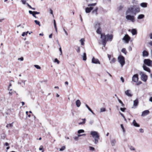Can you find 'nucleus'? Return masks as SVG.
<instances>
[{
    "label": "nucleus",
    "instance_id": "obj_1",
    "mask_svg": "<svg viewBox=\"0 0 152 152\" xmlns=\"http://www.w3.org/2000/svg\"><path fill=\"white\" fill-rule=\"evenodd\" d=\"M140 11V8L137 6H132L128 8L126 12V14H133L135 15Z\"/></svg>",
    "mask_w": 152,
    "mask_h": 152
},
{
    "label": "nucleus",
    "instance_id": "obj_2",
    "mask_svg": "<svg viewBox=\"0 0 152 152\" xmlns=\"http://www.w3.org/2000/svg\"><path fill=\"white\" fill-rule=\"evenodd\" d=\"M113 38V36L111 34H107L105 35L104 34H101V39L104 46L105 47L107 41H111Z\"/></svg>",
    "mask_w": 152,
    "mask_h": 152
},
{
    "label": "nucleus",
    "instance_id": "obj_3",
    "mask_svg": "<svg viewBox=\"0 0 152 152\" xmlns=\"http://www.w3.org/2000/svg\"><path fill=\"white\" fill-rule=\"evenodd\" d=\"M118 60L121 67H123L125 63L124 58L122 56H119L118 57Z\"/></svg>",
    "mask_w": 152,
    "mask_h": 152
},
{
    "label": "nucleus",
    "instance_id": "obj_4",
    "mask_svg": "<svg viewBox=\"0 0 152 152\" xmlns=\"http://www.w3.org/2000/svg\"><path fill=\"white\" fill-rule=\"evenodd\" d=\"M126 19L128 20H130L133 22L134 21V16L131 15V14H126Z\"/></svg>",
    "mask_w": 152,
    "mask_h": 152
},
{
    "label": "nucleus",
    "instance_id": "obj_5",
    "mask_svg": "<svg viewBox=\"0 0 152 152\" xmlns=\"http://www.w3.org/2000/svg\"><path fill=\"white\" fill-rule=\"evenodd\" d=\"M140 75H141V80L144 81L146 82L148 79V76L145 74H144L142 72H141L140 73Z\"/></svg>",
    "mask_w": 152,
    "mask_h": 152
},
{
    "label": "nucleus",
    "instance_id": "obj_6",
    "mask_svg": "<svg viewBox=\"0 0 152 152\" xmlns=\"http://www.w3.org/2000/svg\"><path fill=\"white\" fill-rule=\"evenodd\" d=\"M91 134L92 137L94 138H97V139H99V135L98 133L96 131H91Z\"/></svg>",
    "mask_w": 152,
    "mask_h": 152
},
{
    "label": "nucleus",
    "instance_id": "obj_7",
    "mask_svg": "<svg viewBox=\"0 0 152 152\" xmlns=\"http://www.w3.org/2000/svg\"><path fill=\"white\" fill-rule=\"evenodd\" d=\"M130 39V37L127 34H125L123 38V40L126 43H128Z\"/></svg>",
    "mask_w": 152,
    "mask_h": 152
},
{
    "label": "nucleus",
    "instance_id": "obj_8",
    "mask_svg": "<svg viewBox=\"0 0 152 152\" xmlns=\"http://www.w3.org/2000/svg\"><path fill=\"white\" fill-rule=\"evenodd\" d=\"M144 63L148 66H151L152 65V61L149 59H145L144 60Z\"/></svg>",
    "mask_w": 152,
    "mask_h": 152
},
{
    "label": "nucleus",
    "instance_id": "obj_9",
    "mask_svg": "<svg viewBox=\"0 0 152 152\" xmlns=\"http://www.w3.org/2000/svg\"><path fill=\"white\" fill-rule=\"evenodd\" d=\"M91 62L92 63L95 64H100V62L98 59L95 58L93 57L91 60Z\"/></svg>",
    "mask_w": 152,
    "mask_h": 152
},
{
    "label": "nucleus",
    "instance_id": "obj_10",
    "mask_svg": "<svg viewBox=\"0 0 152 152\" xmlns=\"http://www.w3.org/2000/svg\"><path fill=\"white\" fill-rule=\"evenodd\" d=\"M138 80V75L137 74L134 75L132 77V80L134 82H137Z\"/></svg>",
    "mask_w": 152,
    "mask_h": 152
},
{
    "label": "nucleus",
    "instance_id": "obj_11",
    "mask_svg": "<svg viewBox=\"0 0 152 152\" xmlns=\"http://www.w3.org/2000/svg\"><path fill=\"white\" fill-rule=\"evenodd\" d=\"M138 104V101L137 99L134 100L133 102V107H132V108H134L137 107Z\"/></svg>",
    "mask_w": 152,
    "mask_h": 152
},
{
    "label": "nucleus",
    "instance_id": "obj_12",
    "mask_svg": "<svg viewBox=\"0 0 152 152\" xmlns=\"http://www.w3.org/2000/svg\"><path fill=\"white\" fill-rule=\"evenodd\" d=\"M149 113V111L148 110H145L143 111L141 114L142 116H145L147 115Z\"/></svg>",
    "mask_w": 152,
    "mask_h": 152
},
{
    "label": "nucleus",
    "instance_id": "obj_13",
    "mask_svg": "<svg viewBox=\"0 0 152 152\" xmlns=\"http://www.w3.org/2000/svg\"><path fill=\"white\" fill-rule=\"evenodd\" d=\"M125 94L129 97H131L132 96L130 90H126L125 91Z\"/></svg>",
    "mask_w": 152,
    "mask_h": 152
},
{
    "label": "nucleus",
    "instance_id": "obj_14",
    "mask_svg": "<svg viewBox=\"0 0 152 152\" xmlns=\"http://www.w3.org/2000/svg\"><path fill=\"white\" fill-rule=\"evenodd\" d=\"M93 9V7H87L85 9V12L86 13H89Z\"/></svg>",
    "mask_w": 152,
    "mask_h": 152
},
{
    "label": "nucleus",
    "instance_id": "obj_15",
    "mask_svg": "<svg viewBox=\"0 0 152 152\" xmlns=\"http://www.w3.org/2000/svg\"><path fill=\"white\" fill-rule=\"evenodd\" d=\"M116 142V141L115 139H113L110 141V143L111 145L113 146H114Z\"/></svg>",
    "mask_w": 152,
    "mask_h": 152
},
{
    "label": "nucleus",
    "instance_id": "obj_16",
    "mask_svg": "<svg viewBox=\"0 0 152 152\" xmlns=\"http://www.w3.org/2000/svg\"><path fill=\"white\" fill-rule=\"evenodd\" d=\"M98 10V7H96L95 9L92 12V14L93 15H97L98 14L97 10Z\"/></svg>",
    "mask_w": 152,
    "mask_h": 152
},
{
    "label": "nucleus",
    "instance_id": "obj_17",
    "mask_svg": "<svg viewBox=\"0 0 152 152\" xmlns=\"http://www.w3.org/2000/svg\"><path fill=\"white\" fill-rule=\"evenodd\" d=\"M132 124L134 126L137 127H139L140 126V125L137 124L135 120H134L132 122Z\"/></svg>",
    "mask_w": 152,
    "mask_h": 152
},
{
    "label": "nucleus",
    "instance_id": "obj_18",
    "mask_svg": "<svg viewBox=\"0 0 152 152\" xmlns=\"http://www.w3.org/2000/svg\"><path fill=\"white\" fill-rule=\"evenodd\" d=\"M143 69L145 71L147 72H150V69L148 67H147L146 66L144 65L143 66Z\"/></svg>",
    "mask_w": 152,
    "mask_h": 152
},
{
    "label": "nucleus",
    "instance_id": "obj_19",
    "mask_svg": "<svg viewBox=\"0 0 152 152\" xmlns=\"http://www.w3.org/2000/svg\"><path fill=\"white\" fill-rule=\"evenodd\" d=\"M81 104V102L79 99L77 100L76 101V105L77 107H79Z\"/></svg>",
    "mask_w": 152,
    "mask_h": 152
},
{
    "label": "nucleus",
    "instance_id": "obj_20",
    "mask_svg": "<svg viewBox=\"0 0 152 152\" xmlns=\"http://www.w3.org/2000/svg\"><path fill=\"white\" fill-rule=\"evenodd\" d=\"M148 55V53L147 51L146 50H144L142 52L143 56H147Z\"/></svg>",
    "mask_w": 152,
    "mask_h": 152
},
{
    "label": "nucleus",
    "instance_id": "obj_21",
    "mask_svg": "<svg viewBox=\"0 0 152 152\" xmlns=\"http://www.w3.org/2000/svg\"><path fill=\"white\" fill-rule=\"evenodd\" d=\"M147 4L146 3L143 2L141 3L140 6L143 7H147Z\"/></svg>",
    "mask_w": 152,
    "mask_h": 152
},
{
    "label": "nucleus",
    "instance_id": "obj_22",
    "mask_svg": "<svg viewBox=\"0 0 152 152\" xmlns=\"http://www.w3.org/2000/svg\"><path fill=\"white\" fill-rule=\"evenodd\" d=\"M100 24L98 22H96L94 25V27L96 28H100Z\"/></svg>",
    "mask_w": 152,
    "mask_h": 152
},
{
    "label": "nucleus",
    "instance_id": "obj_23",
    "mask_svg": "<svg viewBox=\"0 0 152 152\" xmlns=\"http://www.w3.org/2000/svg\"><path fill=\"white\" fill-rule=\"evenodd\" d=\"M144 16V15L143 14H140L137 16V18L138 19H142L143 18Z\"/></svg>",
    "mask_w": 152,
    "mask_h": 152
},
{
    "label": "nucleus",
    "instance_id": "obj_24",
    "mask_svg": "<svg viewBox=\"0 0 152 152\" xmlns=\"http://www.w3.org/2000/svg\"><path fill=\"white\" fill-rule=\"evenodd\" d=\"M83 121L82 122H79L78 123L79 125H82L85 124L86 123V120L85 118L83 119H82Z\"/></svg>",
    "mask_w": 152,
    "mask_h": 152
},
{
    "label": "nucleus",
    "instance_id": "obj_25",
    "mask_svg": "<svg viewBox=\"0 0 152 152\" xmlns=\"http://www.w3.org/2000/svg\"><path fill=\"white\" fill-rule=\"evenodd\" d=\"M131 32L133 35H134L137 34V31L135 29H132V30Z\"/></svg>",
    "mask_w": 152,
    "mask_h": 152
},
{
    "label": "nucleus",
    "instance_id": "obj_26",
    "mask_svg": "<svg viewBox=\"0 0 152 152\" xmlns=\"http://www.w3.org/2000/svg\"><path fill=\"white\" fill-rule=\"evenodd\" d=\"M85 39L84 38H82L80 39V42L81 45H84V44H85L84 42H85Z\"/></svg>",
    "mask_w": 152,
    "mask_h": 152
},
{
    "label": "nucleus",
    "instance_id": "obj_27",
    "mask_svg": "<svg viewBox=\"0 0 152 152\" xmlns=\"http://www.w3.org/2000/svg\"><path fill=\"white\" fill-rule=\"evenodd\" d=\"M96 33L99 34H100L101 35V28H97V29L96 31Z\"/></svg>",
    "mask_w": 152,
    "mask_h": 152
},
{
    "label": "nucleus",
    "instance_id": "obj_28",
    "mask_svg": "<svg viewBox=\"0 0 152 152\" xmlns=\"http://www.w3.org/2000/svg\"><path fill=\"white\" fill-rule=\"evenodd\" d=\"M86 107L94 115V113L93 111L91 110V109L90 108V107L88 106L87 104H86Z\"/></svg>",
    "mask_w": 152,
    "mask_h": 152
},
{
    "label": "nucleus",
    "instance_id": "obj_29",
    "mask_svg": "<svg viewBox=\"0 0 152 152\" xmlns=\"http://www.w3.org/2000/svg\"><path fill=\"white\" fill-rule=\"evenodd\" d=\"M83 59L84 61H86V54L85 53H83V55L82 56Z\"/></svg>",
    "mask_w": 152,
    "mask_h": 152
},
{
    "label": "nucleus",
    "instance_id": "obj_30",
    "mask_svg": "<svg viewBox=\"0 0 152 152\" xmlns=\"http://www.w3.org/2000/svg\"><path fill=\"white\" fill-rule=\"evenodd\" d=\"M96 4V3H92V4H89L88 6V7H93V6H95Z\"/></svg>",
    "mask_w": 152,
    "mask_h": 152
},
{
    "label": "nucleus",
    "instance_id": "obj_31",
    "mask_svg": "<svg viewBox=\"0 0 152 152\" xmlns=\"http://www.w3.org/2000/svg\"><path fill=\"white\" fill-rule=\"evenodd\" d=\"M129 148L130 150L133 151H135V148L133 146H129Z\"/></svg>",
    "mask_w": 152,
    "mask_h": 152
},
{
    "label": "nucleus",
    "instance_id": "obj_32",
    "mask_svg": "<svg viewBox=\"0 0 152 152\" xmlns=\"http://www.w3.org/2000/svg\"><path fill=\"white\" fill-rule=\"evenodd\" d=\"M84 131L83 129H80L78 131L77 133L79 134H80L81 133H84Z\"/></svg>",
    "mask_w": 152,
    "mask_h": 152
},
{
    "label": "nucleus",
    "instance_id": "obj_33",
    "mask_svg": "<svg viewBox=\"0 0 152 152\" xmlns=\"http://www.w3.org/2000/svg\"><path fill=\"white\" fill-rule=\"evenodd\" d=\"M121 52L124 53L125 55L126 54V50L125 48H123L122 50H121Z\"/></svg>",
    "mask_w": 152,
    "mask_h": 152
},
{
    "label": "nucleus",
    "instance_id": "obj_34",
    "mask_svg": "<svg viewBox=\"0 0 152 152\" xmlns=\"http://www.w3.org/2000/svg\"><path fill=\"white\" fill-rule=\"evenodd\" d=\"M89 149L90 150L92 151H95V148L94 147L91 146L89 147Z\"/></svg>",
    "mask_w": 152,
    "mask_h": 152
},
{
    "label": "nucleus",
    "instance_id": "obj_35",
    "mask_svg": "<svg viewBox=\"0 0 152 152\" xmlns=\"http://www.w3.org/2000/svg\"><path fill=\"white\" fill-rule=\"evenodd\" d=\"M34 22L36 24L38 25L39 26H40V22L39 21H38L37 20H35Z\"/></svg>",
    "mask_w": 152,
    "mask_h": 152
},
{
    "label": "nucleus",
    "instance_id": "obj_36",
    "mask_svg": "<svg viewBox=\"0 0 152 152\" xmlns=\"http://www.w3.org/2000/svg\"><path fill=\"white\" fill-rule=\"evenodd\" d=\"M118 101L121 104V106L122 107H124V104L123 103L121 100L119 99H118Z\"/></svg>",
    "mask_w": 152,
    "mask_h": 152
},
{
    "label": "nucleus",
    "instance_id": "obj_37",
    "mask_svg": "<svg viewBox=\"0 0 152 152\" xmlns=\"http://www.w3.org/2000/svg\"><path fill=\"white\" fill-rule=\"evenodd\" d=\"M54 62L57 63V64H58L60 63V61L57 58H56L54 59Z\"/></svg>",
    "mask_w": 152,
    "mask_h": 152
},
{
    "label": "nucleus",
    "instance_id": "obj_38",
    "mask_svg": "<svg viewBox=\"0 0 152 152\" xmlns=\"http://www.w3.org/2000/svg\"><path fill=\"white\" fill-rule=\"evenodd\" d=\"M13 125H12V124H7V125H6V127H12Z\"/></svg>",
    "mask_w": 152,
    "mask_h": 152
},
{
    "label": "nucleus",
    "instance_id": "obj_39",
    "mask_svg": "<svg viewBox=\"0 0 152 152\" xmlns=\"http://www.w3.org/2000/svg\"><path fill=\"white\" fill-rule=\"evenodd\" d=\"M115 61V59L114 58H113L111 61H110V63H113Z\"/></svg>",
    "mask_w": 152,
    "mask_h": 152
},
{
    "label": "nucleus",
    "instance_id": "obj_40",
    "mask_svg": "<svg viewBox=\"0 0 152 152\" xmlns=\"http://www.w3.org/2000/svg\"><path fill=\"white\" fill-rule=\"evenodd\" d=\"M6 136L5 134H1V137L2 139H4L5 138Z\"/></svg>",
    "mask_w": 152,
    "mask_h": 152
},
{
    "label": "nucleus",
    "instance_id": "obj_41",
    "mask_svg": "<svg viewBox=\"0 0 152 152\" xmlns=\"http://www.w3.org/2000/svg\"><path fill=\"white\" fill-rule=\"evenodd\" d=\"M34 66L37 69H41V67L39 66V65H34Z\"/></svg>",
    "mask_w": 152,
    "mask_h": 152
},
{
    "label": "nucleus",
    "instance_id": "obj_42",
    "mask_svg": "<svg viewBox=\"0 0 152 152\" xmlns=\"http://www.w3.org/2000/svg\"><path fill=\"white\" fill-rule=\"evenodd\" d=\"M106 111L105 108H102L100 109V112H105Z\"/></svg>",
    "mask_w": 152,
    "mask_h": 152
},
{
    "label": "nucleus",
    "instance_id": "obj_43",
    "mask_svg": "<svg viewBox=\"0 0 152 152\" xmlns=\"http://www.w3.org/2000/svg\"><path fill=\"white\" fill-rule=\"evenodd\" d=\"M65 148V146H63L60 149V151H64Z\"/></svg>",
    "mask_w": 152,
    "mask_h": 152
},
{
    "label": "nucleus",
    "instance_id": "obj_44",
    "mask_svg": "<svg viewBox=\"0 0 152 152\" xmlns=\"http://www.w3.org/2000/svg\"><path fill=\"white\" fill-rule=\"evenodd\" d=\"M99 139H97V138H94V143L95 144H97L98 142V140Z\"/></svg>",
    "mask_w": 152,
    "mask_h": 152
},
{
    "label": "nucleus",
    "instance_id": "obj_45",
    "mask_svg": "<svg viewBox=\"0 0 152 152\" xmlns=\"http://www.w3.org/2000/svg\"><path fill=\"white\" fill-rule=\"evenodd\" d=\"M43 146H42V145H41L40 148H39V150L40 151V150H42V152H44V150H43Z\"/></svg>",
    "mask_w": 152,
    "mask_h": 152
},
{
    "label": "nucleus",
    "instance_id": "obj_46",
    "mask_svg": "<svg viewBox=\"0 0 152 152\" xmlns=\"http://www.w3.org/2000/svg\"><path fill=\"white\" fill-rule=\"evenodd\" d=\"M28 0H21V1L23 4H26V2Z\"/></svg>",
    "mask_w": 152,
    "mask_h": 152
},
{
    "label": "nucleus",
    "instance_id": "obj_47",
    "mask_svg": "<svg viewBox=\"0 0 152 152\" xmlns=\"http://www.w3.org/2000/svg\"><path fill=\"white\" fill-rule=\"evenodd\" d=\"M139 132L141 133H143L144 132V130L142 129H140L139 130Z\"/></svg>",
    "mask_w": 152,
    "mask_h": 152
},
{
    "label": "nucleus",
    "instance_id": "obj_48",
    "mask_svg": "<svg viewBox=\"0 0 152 152\" xmlns=\"http://www.w3.org/2000/svg\"><path fill=\"white\" fill-rule=\"evenodd\" d=\"M50 13L53 16V11L51 9H50Z\"/></svg>",
    "mask_w": 152,
    "mask_h": 152
},
{
    "label": "nucleus",
    "instance_id": "obj_49",
    "mask_svg": "<svg viewBox=\"0 0 152 152\" xmlns=\"http://www.w3.org/2000/svg\"><path fill=\"white\" fill-rule=\"evenodd\" d=\"M121 128H122V130H123V131L124 132L125 131V129L124 128V126H123L122 124H121Z\"/></svg>",
    "mask_w": 152,
    "mask_h": 152
},
{
    "label": "nucleus",
    "instance_id": "obj_50",
    "mask_svg": "<svg viewBox=\"0 0 152 152\" xmlns=\"http://www.w3.org/2000/svg\"><path fill=\"white\" fill-rule=\"evenodd\" d=\"M63 30L65 32V34L66 36H67L68 35V33L65 30V29L64 28L63 29Z\"/></svg>",
    "mask_w": 152,
    "mask_h": 152
},
{
    "label": "nucleus",
    "instance_id": "obj_51",
    "mask_svg": "<svg viewBox=\"0 0 152 152\" xmlns=\"http://www.w3.org/2000/svg\"><path fill=\"white\" fill-rule=\"evenodd\" d=\"M77 51L78 53H80V49L79 47L77 48Z\"/></svg>",
    "mask_w": 152,
    "mask_h": 152
},
{
    "label": "nucleus",
    "instance_id": "obj_52",
    "mask_svg": "<svg viewBox=\"0 0 152 152\" xmlns=\"http://www.w3.org/2000/svg\"><path fill=\"white\" fill-rule=\"evenodd\" d=\"M126 109V108H120V110L122 112H124Z\"/></svg>",
    "mask_w": 152,
    "mask_h": 152
},
{
    "label": "nucleus",
    "instance_id": "obj_53",
    "mask_svg": "<svg viewBox=\"0 0 152 152\" xmlns=\"http://www.w3.org/2000/svg\"><path fill=\"white\" fill-rule=\"evenodd\" d=\"M18 60H20L21 61H23V57H21L20 58H19L18 59Z\"/></svg>",
    "mask_w": 152,
    "mask_h": 152
},
{
    "label": "nucleus",
    "instance_id": "obj_54",
    "mask_svg": "<svg viewBox=\"0 0 152 152\" xmlns=\"http://www.w3.org/2000/svg\"><path fill=\"white\" fill-rule=\"evenodd\" d=\"M86 135V134H79L78 135V137H80V136H85Z\"/></svg>",
    "mask_w": 152,
    "mask_h": 152
},
{
    "label": "nucleus",
    "instance_id": "obj_55",
    "mask_svg": "<svg viewBox=\"0 0 152 152\" xmlns=\"http://www.w3.org/2000/svg\"><path fill=\"white\" fill-rule=\"evenodd\" d=\"M121 80L122 81V83H124V79L123 77H121Z\"/></svg>",
    "mask_w": 152,
    "mask_h": 152
},
{
    "label": "nucleus",
    "instance_id": "obj_56",
    "mask_svg": "<svg viewBox=\"0 0 152 152\" xmlns=\"http://www.w3.org/2000/svg\"><path fill=\"white\" fill-rule=\"evenodd\" d=\"M59 50L60 52H61H61H62L61 48V46H59Z\"/></svg>",
    "mask_w": 152,
    "mask_h": 152
},
{
    "label": "nucleus",
    "instance_id": "obj_57",
    "mask_svg": "<svg viewBox=\"0 0 152 152\" xmlns=\"http://www.w3.org/2000/svg\"><path fill=\"white\" fill-rule=\"evenodd\" d=\"M21 81L22 83H23L24 85H25V83L26 81L24 80H21Z\"/></svg>",
    "mask_w": 152,
    "mask_h": 152
},
{
    "label": "nucleus",
    "instance_id": "obj_58",
    "mask_svg": "<svg viewBox=\"0 0 152 152\" xmlns=\"http://www.w3.org/2000/svg\"><path fill=\"white\" fill-rule=\"evenodd\" d=\"M33 13H34L35 14H39V12H38L36 11H34Z\"/></svg>",
    "mask_w": 152,
    "mask_h": 152
},
{
    "label": "nucleus",
    "instance_id": "obj_59",
    "mask_svg": "<svg viewBox=\"0 0 152 152\" xmlns=\"http://www.w3.org/2000/svg\"><path fill=\"white\" fill-rule=\"evenodd\" d=\"M33 12H34V11L32 12L31 10L29 11V13L31 14H32L33 13Z\"/></svg>",
    "mask_w": 152,
    "mask_h": 152
},
{
    "label": "nucleus",
    "instance_id": "obj_60",
    "mask_svg": "<svg viewBox=\"0 0 152 152\" xmlns=\"http://www.w3.org/2000/svg\"><path fill=\"white\" fill-rule=\"evenodd\" d=\"M25 35H26L25 32H23V33L21 35L22 36L24 37Z\"/></svg>",
    "mask_w": 152,
    "mask_h": 152
},
{
    "label": "nucleus",
    "instance_id": "obj_61",
    "mask_svg": "<svg viewBox=\"0 0 152 152\" xmlns=\"http://www.w3.org/2000/svg\"><path fill=\"white\" fill-rule=\"evenodd\" d=\"M141 83H142V82L141 81H139L138 83H137V85H139Z\"/></svg>",
    "mask_w": 152,
    "mask_h": 152
},
{
    "label": "nucleus",
    "instance_id": "obj_62",
    "mask_svg": "<svg viewBox=\"0 0 152 152\" xmlns=\"http://www.w3.org/2000/svg\"><path fill=\"white\" fill-rule=\"evenodd\" d=\"M149 101L151 102H152V97H151L149 99Z\"/></svg>",
    "mask_w": 152,
    "mask_h": 152
},
{
    "label": "nucleus",
    "instance_id": "obj_63",
    "mask_svg": "<svg viewBox=\"0 0 152 152\" xmlns=\"http://www.w3.org/2000/svg\"><path fill=\"white\" fill-rule=\"evenodd\" d=\"M150 38L151 39H152V33H151L150 35Z\"/></svg>",
    "mask_w": 152,
    "mask_h": 152
},
{
    "label": "nucleus",
    "instance_id": "obj_64",
    "mask_svg": "<svg viewBox=\"0 0 152 152\" xmlns=\"http://www.w3.org/2000/svg\"><path fill=\"white\" fill-rule=\"evenodd\" d=\"M149 44L151 45L152 46V41L150 42L149 43Z\"/></svg>",
    "mask_w": 152,
    "mask_h": 152
}]
</instances>
